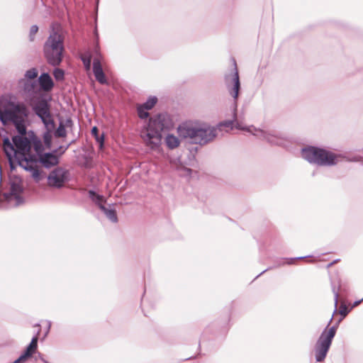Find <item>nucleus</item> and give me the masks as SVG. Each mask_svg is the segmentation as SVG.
Instances as JSON below:
<instances>
[{
    "label": "nucleus",
    "instance_id": "1",
    "mask_svg": "<svg viewBox=\"0 0 363 363\" xmlns=\"http://www.w3.org/2000/svg\"><path fill=\"white\" fill-rule=\"evenodd\" d=\"M233 69L231 73L226 74L224 76L226 87L230 94L235 100L233 120L220 123L217 127H211L208 125L194 126L191 123H183L179 125L177 128L179 135L182 138L189 139L191 143L203 145L212 141L218 135V132L222 130V128L225 127L228 128V130H233V123L234 122H236L235 128L237 129L250 133L252 135L266 140L271 145L280 146L285 145L287 141L286 138L274 130L257 129L253 125L248 127L242 126L237 122L236 99L238 97L240 83L236 61L234 59H233Z\"/></svg>",
    "mask_w": 363,
    "mask_h": 363
},
{
    "label": "nucleus",
    "instance_id": "2",
    "mask_svg": "<svg viewBox=\"0 0 363 363\" xmlns=\"http://www.w3.org/2000/svg\"><path fill=\"white\" fill-rule=\"evenodd\" d=\"M24 135L19 134V135L13 136L12 138L13 143L8 137H5L3 139L4 151L8 157L11 169H13L12 157H14L18 164L30 173L35 182L39 183L43 179V175L41 172L30 166V161L33 160L34 157H32L33 154L30 152V142Z\"/></svg>",
    "mask_w": 363,
    "mask_h": 363
},
{
    "label": "nucleus",
    "instance_id": "3",
    "mask_svg": "<svg viewBox=\"0 0 363 363\" xmlns=\"http://www.w3.org/2000/svg\"><path fill=\"white\" fill-rule=\"evenodd\" d=\"M29 110L25 104L6 96L0 97V121L4 125H13L20 135L26 134V123Z\"/></svg>",
    "mask_w": 363,
    "mask_h": 363
},
{
    "label": "nucleus",
    "instance_id": "4",
    "mask_svg": "<svg viewBox=\"0 0 363 363\" xmlns=\"http://www.w3.org/2000/svg\"><path fill=\"white\" fill-rule=\"evenodd\" d=\"M174 127L171 116L162 113L150 118L147 125L140 131V137L147 146L157 148L162 142V133L170 130Z\"/></svg>",
    "mask_w": 363,
    "mask_h": 363
},
{
    "label": "nucleus",
    "instance_id": "5",
    "mask_svg": "<svg viewBox=\"0 0 363 363\" xmlns=\"http://www.w3.org/2000/svg\"><path fill=\"white\" fill-rule=\"evenodd\" d=\"M338 312L342 317L338 320L336 324L330 327L328 331L325 328L322 332L316 342L315 348L316 362H320L325 359L332 343V340L335 335L339 323L348 314L350 310L345 304H341Z\"/></svg>",
    "mask_w": 363,
    "mask_h": 363
},
{
    "label": "nucleus",
    "instance_id": "6",
    "mask_svg": "<svg viewBox=\"0 0 363 363\" xmlns=\"http://www.w3.org/2000/svg\"><path fill=\"white\" fill-rule=\"evenodd\" d=\"M64 38L57 31L52 30L43 45L44 56L49 65L57 67L62 61Z\"/></svg>",
    "mask_w": 363,
    "mask_h": 363
},
{
    "label": "nucleus",
    "instance_id": "7",
    "mask_svg": "<svg viewBox=\"0 0 363 363\" xmlns=\"http://www.w3.org/2000/svg\"><path fill=\"white\" fill-rule=\"evenodd\" d=\"M301 156L311 164L318 166H333L337 163L339 156L323 148L308 146L303 148Z\"/></svg>",
    "mask_w": 363,
    "mask_h": 363
},
{
    "label": "nucleus",
    "instance_id": "8",
    "mask_svg": "<svg viewBox=\"0 0 363 363\" xmlns=\"http://www.w3.org/2000/svg\"><path fill=\"white\" fill-rule=\"evenodd\" d=\"M34 160L30 161V166L33 167L35 169L40 171L37 166V163H40L43 167L50 169L52 167L57 166L60 162L59 155H57V150H54L52 152H45L43 155H40V157H35L33 155ZM43 179L45 177V174L41 171Z\"/></svg>",
    "mask_w": 363,
    "mask_h": 363
},
{
    "label": "nucleus",
    "instance_id": "9",
    "mask_svg": "<svg viewBox=\"0 0 363 363\" xmlns=\"http://www.w3.org/2000/svg\"><path fill=\"white\" fill-rule=\"evenodd\" d=\"M35 113L41 119L48 130H54L55 122L50 113V106L45 99L39 100L33 106Z\"/></svg>",
    "mask_w": 363,
    "mask_h": 363
},
{
    "label": "nucleus",
    "instance_id": "10",
    "mask_svg": "<svg viewBox=\"0 0 363 363\" xmlns=\"http://www.w3.org/2000/svg\"><path fill=\"white\" fill-rule=\"evenodd\" d=\"M69 179V170L62 167L55 168L47 176L48 186L55 189L62 188Z\"/></svg>",
    "mask_w": 363,
    "mask_h": 363
},
{
    "label": "nucleus",
    "instance_id": "11",
    "mask_svg": "<svg viewBox=\"0 0 363 363\" xmlns=\"http://www.w3.org/2000/svg\"><path fill=\"white\" fill-rule=\"evenodd\" d=\"M23 191V187L21 180L16 179L11 182L10 191L9 193L5 194L4 197L9 203L11 202L13 199L15 200L16 206H17L23 203V199L21 196Z\"/></svg>",
    "mask_w": 363,
    "mask_h": 363
},
{
    "label": "nucleus",
    "instance_id": "12",
    "mask_svg": "<svg viewBox=\"0 0 363 363\" xmlns=\"http://www.w3.org/2000/svg\"><path fill=\"white\" fill-rule=\"evenodd\" d=\"M38 333L33 337L30 344L26 347V350L21 355L16 359L13 363H23L25 362L29 357H32V355L35 352L38 347Z\"/></svg>",
    "mask_w": 363,
    "mask_h": 363
},
{
    "label": "nucleus",
    "instance_id": "13",
    "mask_svg": "<svg viewBox=\"0 0 363 363\" xmlns=\"http://www.w3.org/2000/svg\"><path fill=\"white\" fill-rule=\"evenodd\" d=\"M93 72L98 82L101 84H107V79L103 71L100 60L95 58L93 62Z\"/></svg>",
    "mask_w": 363,
    "mask_h": 363
},
{
    "label": "nucleus",
    "instance_id": "14",
    "mask_svg": "<svg viewBox=\"0 0 363 363\" xmlns=\"http://www.w3.org/2000/svg\"><path fill=\"white\" fill-rule=\"evenodd\" d=\"M40 88L45 91H50L54 86V83L48 73H43L38 78Z\"/></svg>",
    "mask_w": 363,
    "mask_h": 363
},
{
    "label": "nucleus",
    "instance_id": "15",
    "mask_svg": "<svg viewBox=\"0 0 363 363\" xmlns=\"http://www.w3.org/2000/svg\"><path fill=\"white\" fill-rule=\"evenodd\" d=\"M100 209L104 212L106 216L113 223L118 221L116 211L114 208H106L104 205H101Z\"/></svg>",
    "mask_w": 363,
    "mask_h": 363
},
{
    "label": "nucleus",
    "instance_id": "16",
    "mask_svg": "<svg viewBox=\"0 0 363 363\" xmlns=\"http://www.w3.org/2000/svg\"><path fill=\"white\" fill-rule=\"evenodd\" d=\"M165 143L169 149H174L179 145V140L172 134H167L165 138Z\"/></svg>",
    "mask_w": 363,
    "mask_h": 363
},
{
    "label": "nucleus",
    "instance_id": "17",
    "mask_svg": "<svg viewBox=\"0 0 363 363\" xmlns=\"http://www.w3.org/2000/svg\"><path fill=\"white\" fill-rule=\"evenodd\" d=\"M89 197L94 202L99 208L101 205H104V197L99 194H97L94 190H89Z\"/></svg>",
    "mask_w": 363,
    "mask_h": 363
},
{
    "label": "nucleus",
    "instance_id": "18",
    "mask_svg": "<svg viewBox=\"0 0 363 363\" xmlns=\"http://www.w3.org/2000/svg\"><path fill=\"white\" fill-rule=\"evenodd\" d=\"M80 59L83 62L84 68L86 70L90 69L91 64V55L89 52L84 53L80 56Z\"/></svg>",
    "mask_w": 363,
    "mask_h": 363
},
{
    "label": "nucleus",
    "instance_id": "19",
    "mask_svg": "<svg viewBox=\"0 0 363 363\" xmlns=\"http://www.w3.org/2000/svg\"><path fill=\"white\" fill-rule=\"evenodd\" d=\"M157 101V99L156 96H150L146 102H145L142 106L146 108V110H150L153 108V106L156 104Z\"/></svg>",
    "mask_w": 363,
    "mask_h": 363
},
{
    "label": "nucleus",
    "instance_id": "20",
    "mask_svg": "<svg viewBox=\"0 0 363 363\" xmlns=\"http://www.w3.org/2000/svg\"><path fill=\"white\" fill-rule=\"evenodd\" d=\"M66 135H67V131L65 129V126L62 122H60L58 128H57V130L55 132V135L56 137H59V138H64L66 136Z\"/></svg>",
    "mask_w": 363,
    "mask_h": 363
},
{
    "label": "nucleus",
    "instance_id": "21",
    "mask_svg": "<svg viewBox=\"0 0 363 363\" xmlns=\"http://www.w3.org/2000/svg\"><path fill=\"white\" fill-rule=\"evenodd\" d=\"M34 150L36 153V155H35V157H40V155H43L45 153L44 147L40 141L35 142L34 143Z\"/></svg>",
    "mask_w": 363,
    "mask_h": 363
},
{
    "label": "nucleus",
    "instance_id": "22",
    "mask_svg": "<svg viewBox=\"0 0 363 363\" xmlns=\"http://www.w3.org/2000/svg\"><path fill=\"white\" fill-rule=\"evenodd\" d=\"M52 130H53L46 129V132L44 133V135H43L44 143H45V145L48 146V147H50V145H51V139H52L51 132Z\"/></svg>",
    "mask_w": 363,
    "mask_h": 363
},
{
    "label": "nucleus",
    "instance_id": "23",
    "mask_svg": "<svg viewBox=\"0 0 363 363\" xmlns=\"http://www.w3.org/2000/svg\"><path fill=\"white\" fill-rule=\"evenodd\" d=\"M53 76L57 81H61L64 79L65 72L62 69L55 68L53 71Z\"/></svg>",
    "mask_w": 363,
    "mask_h": 363
},
{
    "label": "nucleus",
    "instance_id": "24",
    "mask_svg": "<svg viewBox=\"0 0 363 363\" xmlns=\"http://www.w3.org/2000/svg\"><path fill=\"white\" fill-rule=\"evenodd\" d=\"M38 71L35 68H32L27 70L25 73V77L29 79H33L37 77Z\"/></svg>",
    "mask_w": 363,
    "mask_h": 363
},
{
    "label": "nucleus",
    "instance_id": "25",
    "mask_svg": "<svg viewBox=\"0 0 363 363\" xmlns=\"http://www.w3.org/2000/svg\"><path fill=\"white\" fill-rule=\"evenodd\" d=\"M148 110H146L143 106H140L138 107V116L141 119H144L148 117L149 113L147 112Z\"/></svg>",
    "mask_w": 363,
    "mask_h": 363
},
{
    "label": "nucleus",
    "instance_id": "26",
    "mask_svg": "<svg viewBox=\"0 0 363 363\" xmlns=\"http://www.w3.org/2000/svg\"><path fill=\"white\" fill-rule=\"evenodd\" d=\"M332 291H333V293L334 294V301H335V310H334V312H333V314H334V313H335L337 312V303H338L339 292H338V289H336V287L334 285L332 286Z\"/></svg>",
    "mask_w": 363,
    "mask_h": 363
},
{
    "label": "nucleus",
    "instance_id": "27",
    "mask_svg": "<svg viewBox=\"0 0 363 363\" xmlns=\"http://www.w3.org/2000/svg\"><path fill=\"white\" fill-rule=\"evenodd\" d=\"M38 31V27L36 25H33L31 26L30 33H29V38L30 41H33L35 39V35Z\"/></svg>",
    "mask_w": 363,
    "mask_h": 363
},
{
    "label": "nucleus",
    "instance_id": "28",
    "mask_svg": "<svg viewBox=\"0 0 363 363\" xmlns=\"http://www.w3.org/2000/svg\"><path fill=\"white\" fill-rule=\"evenodd\" d=\"M72 143L73 142L70 143L69 144H68L66 146L61 145L58 148L56 149V150H57V155H59V158L60 157L61 155H62L65 152V151L69 148V145Z\"/></svg>",
    "mask_w": 363,
    "mask_h": 363
},
{
    "label": "nucleus",
    "instance_id": "29",
    "mask_svg": "<svg viewBox=\"0 0 363 363\" xmlns=\"http://www.w3.org/2000/svg\"><path fill=\"white\" fill-rule=\"evenodd\" d=\"M96 140L99 143L100 145V147L101 148L104 145V135H101L99 136V135L97 136H95L94 137Z\"/></svg>",
    "mask_w": 363,
    "mask_h": 363
},
{
    "label": "nucleus",
    "instance_id": "30",
    "mask_svg": "<svg viewBox=\"0 0 363 363\" xmlns=\"http://www.w3.org/2000/svg\"><path fill=\"white\" fill-rule=\"evenodd\" d=\"M310 257L311 256H304V257H295V258L287 259V262H286L285 263H286L288 264H291L294 263V261L296 259H302L306 257Z\"/></svg>",
    "mask_w": 363,
    "mask_h": 363
},
{
    "label": "nucleus",
    "instance_id": "31",
    "mask_svg": "<svg viewBox=\"0 0 363 363\" xmlns=\"http://www.w3.org/2000/svg\"><path fill=\"white\" fill-rule=\"evenodd\" d=\"M181 171H182V173H181L182 175H190L192 170L189 168H186V167H182L181 169Z\"/></svg>",
    "mask_w": 363,
    "mask_h": 363
},
{
    "label": "nucleus",
    "instance_id": "32",
    "mask_svg": "<svg viewBox=\"0 0 363 363\" xmlns=\"http://www.w3.org/2000/svg\"><path fill=\"white\" fill-rule=\"evenodd\" d=\"M91 135L93 136H97L99 135V130L97 128V127L94 126L91 128Z\"/></svg>",
    "mask_w": 363,
    "mask_h": 363
},
{
    "label": "nucleus",
    "instance_id": "33",
    "mask_svg": "<svg viewBox=\"0 0 363 363\" xmlns=\"http://www.w3.org/2000/svg\"><path fill=\"white\" fill-rule=\"evenodd\" d=\"M363 301V298L361 300L356 301L353 303V307L358 306Z\"/></svg>",
    "mask_w": 363,
    "mask_h": 363
},
{
    "label": "nucleus",
    "instance_id": "34",
    "mask_svg": "<svg viewBox=\"0 0 363 363\" xmlns=\"http://www.w3.org/2000/svg\"><path fill=\"white\" fill-rule=\"evenodd\" d=\"M72 119L68 118V119H67V120H66V125H72Z\"/></svg>",
    "mask_w": 363,
    "mask_h": 363
},
{
    "label": "nucleus",
    "instance_id": "35",
    "mask_svg": "<svg viewBox=\"0 0 363 363\" xmlns=\"http://www.w3.org/2000/svg\"><path fill=\"white\" fill-rule=\"evenodd\" d=\"M337 262V260H335L330 263H329L328 265H327V268H330V267H332L335 262Z\"/></svg>",
    "mask_w": 363,
    "mask_h": 363
},
{
    "label": "nucleus",
    "instance_id": "36",
    "mask_svg": "<svg viewBox=\"0 0 363 363\" xmlns=\"http://www.w3.org/2000/svg\"><path fill=\"white\" fill-rule=\"evenodd\" d=\"M48 330L46 332V334H48V333L49 332L50 327H51V322L48 321Z\"/></svg>",
    "mask_w": 363,
    "mask_h": 363
},
{
    "label": "nucleus",
    "instance_id": "37",
    "mask_svg": "<svg viewBox=\"0 0 363 363\" xmlns=\"http://www.w3.org/2000/svg\"><path fill=\"white\" fill-rule=\"evenodd\" d=\"M33 86H34V85L32 84H30V89H29L28 85L27 84L26 85V89H28V91H31V89H33Z\"/></svg>",
    "mask_w": 363,
    "mask_h": 363
},
{
    "label": "nucleus",
    "instance_id": "38",
    "mask_svg": "<svg viewBox=\"0 0 363 363\" xmlns=\"http://www.w3.org/2000/svg\"><path fill=\"white\" fill-rule=\"evenodd\" d=\"M269 269V268L266 269H264V271H262V272L259 275H257V277H259V276H260L261 274H264V273L265 272H267Z\"/></svg>",
    "mask_w": 363,
    "mask_h": 363
},
{
    "label": "nucleus",
    "instance_id": "39",
    "mask_svg": "<svg viewBox=\"0 0 363 363\" xmlns=\"http://www.w3.org/2000/svg\"><path fill=\"white\" fill-rule=\"evenodd\" d=\"M95 35H96V40H98L99 36H98V33H97L96 30H95Z\"/></svg>",
    "mask_w": 363,
    "mask_h": 363
},
{
    "label": "nucleus",
    "instance_id": "40",
    "mask_svg": "<svg viewBox=\"0 0 363 363\" xmlns=\"http://www.w3.org/2000/svg\"><path fill=\"white\" fill-rule=\"evenodd\" d=\"M332 320H333V317L330 319V321H329V323H328V325H329L330 324V323L332 322ZM328 326H327V328H328Z\"/></svg>",
    "mask_w": 363,
    "mask_h": 363
},
{
    "label": "nucleus",
    "instance_id": "41",
    "mask_svg": "<svg viewBox=\"0 0 363 363\" xmlns=\"http://www.w3.org/2000/svg\"><path fill=\"white\" fill-rule=\"evenodd\" d=\"M359 159H360V157L355 158V159L354 160V161H359Z\"/></svg>",
    "mask_w": 363,
    "mask_h": 363
}]
</instances>
